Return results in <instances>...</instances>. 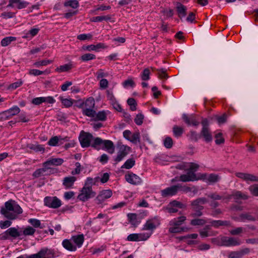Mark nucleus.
Segmentation results:
<instances>
[{"label": "nucleus", "mask_w": 258, "mask_h": 258, "mask_svg": "<svg viewBox=\"0 0 258 258\" xmlns=\"http://www.w3.org/2000/svg\"><path fill=\"white\" fill-rule=\"evenodd\" d=\"M64 5L66 7H70L73 9H76L79 7V3L76 0H72L66 2Z\"/></svg>", "instance_id": "nucleus-43"}, {"label": "nucleus", "mask_w": 258, "mask_h": 258, "mask_svg": "<svg viewBox=\"0 0 258 258\" xmlns=\"http://www.w3.org/2000/svg\"><path fill=\"white\" fill-rule=\"evenodd\" d=\"M40 170H41V174L42 176H45L46 175L50 174L51 173H54V171H56L55 169H52L49 167H44V168L39 169Z\"/></svg>", "instance_id": "nucleus-40"}, {"label": "nucleus", "mask_w": 258, "mask_h": 258, "mask_svg": "<svg viewBox=\"0 0 258 258\" xmlns=\"http://www.w3.org/2000/svg\"><path fill=\"white\" fill-rule=\"evenodd\" d=\"M112 195V191L110 189L103 190L101 191L96 198V200L98 201L97 204H101L105 200L110 198Z\"/></svg>", "instance_id": "nucleus-12"}, {"label": "nucleus", "mask_w": 258, "mask_h": 258, "mask_svg": "<svg viewBox=\"0 0 258 258\" xmlns=\"http://www.w3.org/2000/svg\"><path fill=\"white\" fill-rule=\"evenodd\" d=\"M35 232V230L32 227L29 226L23 231V234L25 235H32Z\"/></svg>", "instance_id": "nucleus-51"}, {"label": "nucleus", "mask_w": 258, "mask_h": 258, "mask_svg": "<svg viewBox=\"0 0 258 258\" xmlns=\"http://www.w3.org/2000/svg\"><path fill=\"white\" fill-rule=\"evenodd\" d=\"M207 182L210 184H214L218 182L221 179L219 175L215 173H211L208 175Z\"/></svg>", "instance_id": "nucleus-23"}, {"label": "nucleus", "mask_w": 258, "mask_h": 258, "mask_svg": "<svg viewBox=\"0 0 258 258\" xmlns=\"http://www.w3.org/2000/svg\"><path fill=\"white\" fill-rule=\"evenodd\" d=\"M76 180V178L74 176L66 177L63 179V185L66 188H70L72 186Z\"/></svg>", "instance_id": "nucleus-22"}, {"label": "nucleus", "mask_w": 258, "mask_h": 258, "mask_svg": "<svg viewBox=\"0 0 258 258\" xmlns=\"http://www.w3.org/2000/svg\"><path fill=\"white\" fill-rule=\"evenodd\" d=\"M249 190L252 195L258 196V184L250 186Z\"/></svg>", "instance_id": "nucleus-63"}, {"label": "nucleus", "mask_w": 258, "mask_h": 258, "mask_svg": "<svg viewBox=\"0 0 258 258\" xmlns=\"http://www.w3.org/2000/svg\"><path fill=\"white\" fill-rule=\"evenodd\" d=\"M104 140H102L100 138H96L94 139L91 146L94 148L99 150L101 147V146H103Z\"/></svg>", "instance_id": "nucleus-25"}, {"label": "nucleus", "mask_w": 258, "mask_h": 258, "mask_svg": "<svg viewBox=\"0 0 258 258\" xmlns=\"http://www.w3.org/2000/svg\"><path fill=\"white\" fill-rule=\"evenodd\" d=\"M96 57L95 55L92 53H86L81 56V59L83 61H88L94 59Z\"/></svg>", "instance_id": "nucleus-48"}, {"label": "nucleus", "mask_w": 258, "mask_h": 258, "mask_svg": "<svg viewBox=\"0 0 258 258\" xmlns=\"http://www.w3.org/2000/svg\"><path fill=\"white\" fill-rule=\"evenodd\" d=\"M106 149L108 152L110 154H112L114 152V146L112 141L110 140H104L102 149Z\"/></svg>", "instance_id": "nucleus-20"}, {"label": "nucleus", "mask_w": 258, "mask_h": 258, "mask_svg": "<svg viewBox=\"0 0 258 258\" xmlns=\"http://www.w3.org/2000/svg\"><path fill=\"white\" fill-rule=\"evenodd\" d=\"M48 250V249L47 248H42L37 253L27 256V258H50V257H45V255L47 253Z\"/></svg>", "instance_id": "nucleus-19"}, {"label": "nucleus", "mask_w": 258, "mask_h": 258, "mask_svg": "<svg viewBox=\"0 0 258 258\" xmlns=\"http://www.w3.org/2000/svg\"><path fill=\"white\" fill-rule=\"evenodd\" d=\"M50 73L49 71L45 70V71H41L36 69H31L29 71V74L30 75L39 76L43 74H48Z\"/></svg>", "instance_id": "nucleus-37"}, {"label": "nucleus", "mask_w": 258, "mask_h": 258, "mask_svg": "<svg viewBox=\"0 0 258 258\" xmlns=\"http://www.w3.org/2000/svg\"><path fill=\"white\" fill-rule=\"evenodd\" d=\"M150 72L148 68L144 70L142 74L141 75V78L143 81H147L150 79Z\"/></svg>", "instance_id": "nucleus-46"}, {"label": "nucleus", "mask_w": 258, "mask_h": 258, "mask_svg": "<svg viewBox=\"0 0 258 258\" xmlns=\"http://www.w3.org/2000/svg\"><path fill=\"white\" fill-rule=\"evenodd\" d=\"M207 202L208 200L205 198H199L192 201L191 206L195 212L191 213L190 216L192 217L201 216L203 215L201 211L204 209V207L201 205L205 204Z\"/></svg>", "instance_id": "nucleus-2"}, {"label": "nucleus", "mask_w": 258, "mask_h": 258, "mask_svg": "<svg viewBox=\"0 0 258 258\" xmlns=\"http://www.w3.org/2000/svg\"><path fill=\"white\" fill-rule=\"evenodd\" d=\"M161 193L163 197L174 196L177 193V185H173L163 189Z\"/></svg>", "instance_id": "nucleus-15"}, {"label": "nucleus", "mask_w": 258, "mask_h": 258, "mask_svg": "<svg viewBox=\"0 0 258 258\" xmlns=\"http://www.w3.org/2000/svg\"><path fill=\"white\" fill-rule=\"evenodd\" d=\"M221 243H218V244L226 246L237 245L240 244L239 241L233 237H222L221 238Z\"/></svg>", "instance_id": "nucleus-9"}, {"label": "nucleus", "mask_w": 258, "mask_h": 258, "mask_svg": "<svg viewBox=\"0 0 258 258\" xmlns=\"http://www.w3.org/2000/svg\"><path fill=\"white\" fill-rule=\"evenodd\" d=\"M58 142V138L57 136L51 138L48 141V144L50 146H55Z\"/></svg>", "instance_id": "nucleus-62"}, {"label": "nucleus", "mask_w": 258, "mask_h": 258, "mask_svg": "<svg viewBox=\"0 0 258 258\" xmlns=\"http://www.w3.org/2000/svg\"><path fill=\"white\" fill-rule=\"evenodd\" d=\"M199 167V165L191 163L189 169L186 174H182L179 176L180 181L182 182H187L190 181H195L199 179L196 176L195 171Z\"/></svg>", "instance_id": "nucleus-3"}, {"label": "nucleus", "mask_w": 258, "mask_h": 258, "mask_svg": "<svg viewBox=\"0 0 258 258\" xmlns=\"http://www.w3.org/2000/svg\"><path fill=\"white\" fill-rule=\"evenodd\" d=\"M22 212V208L12 200L6 202L5 207H2L1 210V213L10 220L16 219L18 215L21 214Z\"/></svg>", "instance_id": "nucleus-1"}, {"label": "nucleus", "mask_w": 258, "mask_h": 258, "mask_svg": "<svg viewBox=\"0 0 258 258\" xmlns=\"http://www.w3.org/2000/svg\"><path fill=\"white\" fill-rule=\"evenodd\" d=\"M211 226L215 227H218L220 226H229L230 222L228 221L213 220L211 222Z\"/></svg>", "instance_id": "nucleus-26"}, {"label": "nucleus", "mask_w": 258, "mask_h": 258, "mask_svg": "<svg viewBox=\"0 0 258 258\" xmlns=\"http://www.w3.org/2000/svg\"><path fill=\"white\" fill-rule=\"evenodd\" d=\"M206 223V220L203 219H195L191 221L190 224L192 225H203Z\"/></svg>", "instance_id": "nucleus-47"}, {"label": "nucleus", "mask_w": 258, "mask_h": 258, "mask_svg": "<svg viewBox=\"0 0 258 258\" xmlns=\"http://www.w3.org/2000/svg\"><path fill=\"white\" fill-rule=\"evenodd\" d=\"M127 104L130 106V109L132 111H135L137 109L136 106L137 103L135 99L133 98H128L127 101Z\"/></svg>", "instance_id": "nucleus-45"}, {"label": "nucleus", "mask_w": 258, "mask_h": 258, "mask_svg": "<svg viewBox=\"0 0 258 258\" xmlns=\"http://www.w3.org/2000/svg\"><path fill=\"white\" fill-rule=\"evenodd\" d=\"M93 139V136L88 133L82 131L79 136V141L82 147H88L91 145V141Z\"/></svg>", "instance_id": "nucleus-6"}, {"label": "nucleus", "mask_w": 258, "mask_h": 258, "mask_svg": "<svg viewBox=\"0 0 258 258\" xmlns=\"http://www.w3.org/2000/svg\"><path fill=\"white\" fill-rule=\"evenodd\" d=\"M177 185V191L181 190L185 193H187L191 190V188L187 186H182L180 184H178Z\"/></svg>", "instance_id": "nucleus-49"}, {"label": "nucleus", "mask_w": 258, "mask_h": 258, "mask_svg": "<svg viewBox=\"0 0 258 258\" xmlns=\"http://www.w3.org/2000/svg\"><path fill=\"white\" fill-rule=\"evenodd\" d=\"M169 204L170 206L177 207L180 208H184L186 207L185 205L176 200L171 202Z\"/></svg>", "instance_id": "nucleus-56"}, {"label": "nucleus", "mask_w": 258, "mask_h": 258, "mask_svg": "<svg viewBox=\"0 0 258 258\" xmlns=\"http://www.w3.org/2000/svg\"><path fill=\"white\" fill-rule=\"evenodd\" d=\"M176 9L178 14L179 17L182 18L184 17L186 15V7L180 4L177 3L176 4Z\"/></svg>", "instance_id": "nucleus-21"}, {"label": "nucleus", "mask_w": 258, "mask_h": 258, "mask_svg": "<svg viewBox=\"0 0 258 258\" xmlns=\"http://www.w3.org/2000/svg\"><path fill=\"white\" fill-rule=\"evenodd\" d=\"M96 118L100 120H105L106 118V115L105 111H99L96 114Z\"/></svg>", "instance_id": "nucleus-59"}, {"label": "nucleus", "mask_w": 258, "mask_h": 258, "mask_svg": "<svg viewBox=\"0 0 258 258\" xmlns=\"http://www.w3.org/2000/svg\"><path fill=\"white\" fill-rule=\"evenodd\" d=\"M235 175L246 181H258V177L253 174L243 173V172H237L235 173Z\"/></svg>", "instance_id": "nucleus-11"}, {"label": "nucleus", "mask_w": 258, "mask_h": 258, "mask_svg": "<svg viewBox=\"0 0 258 258\" xmlns=\"http://www.w3.org/2000/svg\"><path fill=\"white\" fill-rule=\"evenodd\" d=\"M186 217L184 216H181L178 217L177 219H174L170 222V224L171 226H179L185 220Z\"/></svg>", "instance_id": "nucleus-29"}, {"label": "nucleus", "mask_w": 258, "mask_h": 258, "mask_svg": "<svg viewBox=\"0 0 258 258\" xmlns=\"http://www.w3.org/2000/svg\"><path fill=\"white\" fill-rule=\"evenodd\" d=\"M233 197L235 200H240V199H243V200H246L248 199L247 196L245 195L244 194L242 193L240 191H236L233 193Z\"/></svg>", "instance_id": "nucleus-34"}, {"label": "nucleus", "mask_w": 258, "mask_h": 258, "mask_svg": "<svg viewBox=\"0 0 258 258\" xmlns=\"http://www.w3.org/2000/svg\"><path fill=\"white\" fill-rule=\"evenodd\" d=\"M60 100H61L62 104L66 107H70L72 106L74 103V100L72 99L63 98L62 97H60Z\"/></svg>", "instance_id": "nucleus-36"}, {"label": "nucleus", "mask_w": 258, "mask_h": 258, "mask_svg": "<svg viewBox=\"0 0 258 258\" xmlns=\"http://www.w3.org/2000/svg\"><path fill=\"white\" fill-rule=\"evenodd\" d=\"M164 146L167 148H171L173 145V141L171 138L166 137L164 142Z\"/></svg>", "instance_id": "nucleus-54"}, {"label": "nucleus", "mask_w": 258, "mask_h": 258, "mask_svg": "<svg viewBox=\"0 0 258 258\" xmlns=\"http://www.w3.org/2000/svg\"><path fill=\"white\" fill-rule=\"evenodd\" d=\"M126 181L133 184H138L141 183V178L137 175L131 172L125 175Z\"/></svg>", "instance_id": "nucleus-13"}, {"label": "nucleus", "mask_w": 258, "mask_h": 258, "mask_svg": "<svg viewBox=\"0 0 258 258\" xmlns=\"http://www.w3.org/2000/svg\"><path fill=\"white\" fill-rule=\"evenodd\" d=\"M182 118L184 121L188 125L197 126L199 124V122L197 121L194 115L188 116L187 115L184 114L182 116Z\"/></svg>", "instance_id": "nucleus-18"}, {"label": "nucleus", "mask_w": 258, "mask_h": 258, "mask_svg": "<svg viewBox=\"0 0 258 258\" xmlns=\"http://www.w3.org/2000/svg\"><path fill=\"white\" fill-rule=\"evenodd\" d=\"M143 119L144 115L141 113H139L135 118V122L137 125H141L143 123Z\"/></svg>", "instance_id": "nucleus-53"}, {"label": "nucleus", "mask_w": 258, "mask_h": 258, "mask_svg": "<svg viewBox=\"0 0 258 258\" xmlns=\"http://www.w3.org/2000/svg\"><path fill=\"white\" fill-rule=\"evenodd\" d=\"M123 137L134 144H136L140 142V134L139 132H135L133 134L129 130H125L123 133Z\"/></svg>", "instance_id": "nucleus-8"}, {"label": "nucleus", "mask_w": 258, "mask_h": 258, "mask_svg": "<svg viewBox=\"0 0 258 258\" xmlns=\"http://www.w3.org/2000/svg\"><path fill=\"white\" fill-rule=\"evenodd\" d=\"M111 17L110 15L101 16L93 17L91 19V21L93 22H101L103 20L108 21L111 19Z\"/></svg>", "instance_id": "nucleus-30"}, {"label": "nucleus", "mask_w": 258, "mask_h": 258, "mask_svg": "<svg viewBox=\"0 0 258 258\" xmlns=\"http://www.w3.org/2000/svg\"><path fill=\"white\" fill-rule=\"evenodd\" d=\"M63 160L61 158H52L46 161L43 163V166L49 167L51 165L58 166L62 164Z\"/></svg>", "instance_id": "nucleus-17"}, {"label": "nucleus", "mask_w": 258, "mask_h": 258, "mask_svg": "<svg viewBox=\"0 0 258 258\" xmlns=\"http://www.w3.org/2000/svg\"><path fill=\"white\" fill-rule=\"evenodd\" d=\"M29 222L36 228L39 227L40 226V221L37 219H30L29 220Z\"/></svg>", "instance_id": "nucleus-61"}, {"label": "nucleus", "mask_w": 258, "mask_h": 258, "mask_svg": "<svg viewBox=\"0 0 258 258\" xmlns=\"http://www.w3.org/2000/svg\"><path fill=\"white\" fill-rule=\"evenodd\" d=\"M156 228V225L153 222L152 220H149L147 221L144 225L143 230H153Z\"/></svg>", "instance_id": "nucleus-35"}, {"label": "nucleus", "mask_w": 258, "mask_h": 258, "mask_svg": "<svg viewBox=\"0 0 258 258\" xmlns=\"http://www.w3.org/2000/svg\"><path fill=\"white\" fill-rule=\"evenodd\" d=\"M208 197L213 201L220 200L223 197L218 194L217 192H212L208 195Z\"/></svg>", "instance_id": "nucleus-50"}, {"label": "nucleus", "mask_w": 258, "mask_h": 258, "mask_svg": "<svg viewBox=\"0 0 258 258\" xmlns=\"http://www.w3.org/2000/svg\"><path fill=\"white\" fill-rule=\"evenodd\" d=\"M16 38L15 37L10 36L5 37L1 41V45L3 46H7L9 45L12 41H15Z\"/></svg>", "instance_id": "nucleus-33"}, {"label": "nucleus", "mask_w": 258, "mask_h": 258, "mask_svg": "<svg viewBox=\"0 0 258 258\" xmlns=\"http://www.w3.org/2000/svg\"><path fill=\"white\" fill-rule=\"evenodd\" d=\"M63 246L67 249L70 251H75L76 247L74 246L72 243L67 239H66L62 242Z\"/></svg>", "instance_id": "nucleus-31"}, {"label": "nucleus", "mask_w": 258, "mask_h": 258, "mask_svg": "<svg viewBox=\"0 0 258 258\" xmlns=\"http://www.w3.org/2000/svg\"><path fill=\"white\" fill-rule=\"evenodd\" d=\"M241 257L239 251H232L229 255L228 258H240Z\"/></svg>", "instance_id": "nucleus-64"}, {"label": "nucleus", "mask_w": 258, "mask_h": 258, "mask_svg": "<svg viewBox=\"0 0 258 258\" xmlns=\"http://www.w3.org/2000/svg\"><path fill=\"white\" fill-rule=\"evenodd\" d=\"M74 242L79 246L80 247L83 243L84 238L83 234L72 237Z\"/></svg>", "instance_id": "nucleus-28"}, {"label": "nucleus", "mask_w": 258, "mask_h": 258, "mask_svg": "<svg viewBox=\"0 0 258 258\" xmlns=\"http://www.w3.org/2000/svg\"><path fill=\"white\" fill-rule=\"evenodd\" d=\"M92 38V35L91 34H80L77 36V38L80 40H85L86 39H91Z\"/></svg>", "instance_id": "nucleus-60"}, {"label": "nucleus", "mask_w": 258, "mask_h": 258, "mask_svg": "<svg viewBox=\"0 0 258 258\" xmlns=\"http://www.w3.org/2000/svg\"><path fill=\"white\" fill-rule=\"evenodd\" d=\"M7 233L13 237L19 236L21 234L16 228H10L7 231Z\"/></svg>", "instance_id": "nucleus-38"}, {"label": "nucleus", "mask_w": 258, "mask_h": 258, "mask_svg": "<svg viewBox=\"0 0 258 258\" xmlns=\"http://www.w3.org/2000/svg\"><path fill=\"white\" fill-rule=\"evenodd\" d=\"M222 134L221 133H218L215 135L216 144L220 145L223 144L224 142V139L222 136Z\"/></svg>", "instance_id": "nucleus-52"}, {"label": "nucleus", "mask_w": 258, "mask_h": 258, "mask_svg": "<svg viewBox=\"0 0 258 258\" xmlns=\"http://www.w3.org/2000/svg\"><path fill=\"white\" fill-rule=\"evenodd\" d=\"M128 154L126 147L122 146L120 147L119 151L117 152V155L114 159L116 163H117L122 160Z\"/></svg>", "instance_id": "nucleus-16"}, {"label": "nucleus", "mask_w": 258, "mask_h": 258, "mask_svg": "<svg viewBox=\"0 0 258 258\" xmlns=\"http://www.w3.org/2000/svg\"><path fill=\"white\" fill-rule=\"evenodd\" d=\"M173 132L175 137H179L182 135L183 132V129L181 127L175 125L173 127Z\"/></svg>", "instance_id": "nucleus-42"}, {"label": "nucleus", "mask_w": 258, "mask_h": 258, "mask_svg": "<svg viewBox=\"0 0 258 258\" xmlns=\"http://www.w3.org/2000/svg\"><path fill=\"white\" fill-rule=\"evenodd\" d=\"M95 196L96 192L92 190V187L84 186L78 196V199L82 202H86Z\"/></svg>", "instance_id": "nucleus-4"}, {"label": "nucleus", "mask_w": 258, "mask_h": 258, "mask_svg": "<svg viewBox=\"0 0 258 258\" xmlns=\"http://www.w3.org/2000/svg\"><path fill=\"white\" fill-rule=\"evenodd\" d=\"M201 124L202 125V129L200 133V137L204 138V140L207 142H210L212 140V136L210 131L209 122L207 119H204Z\"/></svg>", "instance_id": "nucleus-5"}, {"label": "nucleus", "mask_w": 258, "mask_h": 258, "mask_svg": "<svg viewBox=\"0 0 258 258\" xmlns=\"http://www.w3.org/2000/svg\"><path fill=\"white\" fill-rule=\"evenodd\" d=\"M27 147L31 150H33L36 152L42 151L44 152L45 149L40 145L37 144H29L27 145Z\"/></svg>", "instance_id": "nucleus-39"}, {"label": "nucleus", "mask_w": 258, "mask_h": 258, "mask_svg": "<svg viewBox=\"0 0 258 258\" xmlns=\"http://www.w3.org/2000/svg\"><path fill=\"white\" fill-rule=\"evenodd\" d=\"M239 217L242 221L247 220L250 221H255L256 220L255 217L252 216L249 213H242L240 215Z\"/></svg>", "instance_id": "nucleus-27"}, {"label": "nucleus", "mask_w": 258, "mask_h": 258, "mask_svg": "<svg viewBox=\"0 0 258 258\" xmlns=\"http://www.w3.org/2000/svg\"><path fill=\"white\" fill-rule=\"evenodd\" d=\"M73 68V64L71 63L64 64L55 69V71L58 73L70 71Z\"/></svg>", "instance_id": "nucleus-24"}, {"label": "nucleus", "mask_w": 258, "mask_h": 258, "mask_svg": "<svg viewBox=\"0 0 258 258\" xmlns=\"http://www.w3.org/2000/svg\"><path fill=\"white\" fill-rule=\"evenodd\" d=\"M135 164V160L134 158H130L127 159L124 164L121 166V168H125L129 169L133 167Z\"/></svg>", "instance_id": "nucleus-32"}, {"label": "nucleus", "mask_w": 258, "mask_h": 258, "mask_svg": "<svg viewBox=\"0 0 258 258\" xmlns=\"http://www.w3.org/2000/svg\"><path fill=\"white\" fill-rule=\"evenodd\" d=\"M173 227H170L169 231L170 233H180L184 230L183 228L179 227L178 226H173Z\"/></svg>", "instance_id": "nucleus-55"}, {"label": "nucleus", "mask_w": 258, "mask_h": 258, "mask_svg": "<svg viewBox=\"0 0 258 258\" xmlns=\"http://www.w3.org/2000/svg\"><path fill=\"white\" fill-rule=\"evenodd\" d=\"M44 97H37L32 99V103L33 104L38 105L43 102H44Z\"/></svg>", "instance_id": "nucleus-57"}, {"label": "nucleus", "mask_w": 258, "mask_h": 258, "mask_svg": "<svg viewBox=\"0 0 258 258\" xmlns=\"http://www.w3.org/2000/svg\"><path fill=\"white\" fill-rule=\"evenodd\" d=\"M20 112V109L18 106H14L7 110L1 113L0 114L5 115V119H8L12 116L18 114Z\"/></svg>", "instance_id": "nucleus-14"}, {"label": "nucleus", "mask_w": 258, "mask_h": 258, "mask_svg": "<svg viewBox=\"0 0 258 258\" xmlns=\"http://www.w3.org/2000/svg\"><path fill=\"white\" fill-rule=\"evenodd\" d=\"M45 205L51 208L56 209L61 205V201L57 197H47L44 199Z\"/></svg>", "instance_id": "nucleus-7"}, {"label": "nucleus", "mask_w": 258, "mask_h": 258, "mask_svg": "<svg viewBox=\"0 0 258 258\" xmlns=\"http://www.w3.org/2000/svg\"><path fill=\"white\" fill-rule=\"evenodd\" d=\"M83 114L89 117H94L96 115V112L93 108H85L83 110Z\"/></svg>", "instance_id": "nucleus-41"}, {"label": "nucleus", "mask_w": 258, "mask_h": 258, "mask_svg": "<svg viewBox=\"0 0 258 258\" xmlns=\"http://www.w3.org/2000/svg\"><path fill=\"white\" fill-rule=\"evenodd\" d=\"M150 234H131L127 236V240L130 241L146 240L150 237Z\"/></svg>", "instance_id": "nucleus-10"}, {"label": "nucleus", "mask_w": 258, "mask_h": 258, "mask_svg": "<svg viewBox=\"0 0 258 258\" xmlns=\"http://www.w3.org/2000/svg\"><path fill=\"white\" fill-rule=\"evenodd\" d=\"M23 82L21 80H20L19 81L11 84L9 85L8 88L9 89H16L18 87L21 86Z\"/></svg>", "instance_id": "nucleus-58"}, {"label": "nucleus", "mask_w": 258, "mask_h": 258, "mask_svg": "<svg viewBox=\"0 0 258 258\" xmlns=\"http://www.w3.org/2000/svg\"><path fill=\"white\" fill-rule=\"evenodd\" d=\"M85 108H93L95 105V101L93 98H88L85 102H84V104Z\"/></svg>", "instance_id": "nucleus-44"}]
</instances>
